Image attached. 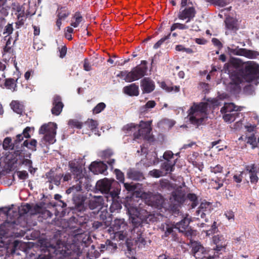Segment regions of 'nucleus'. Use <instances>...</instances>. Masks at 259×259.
Instances as JSON below:
<instances>
[{
	"label": "nucleus",
	"instance_id": "f257e3e1",
	"mask_svg": "<svg viewBox=\"0 0 259 259\" xmlns=\"http://www.w3.org/2000/svg\"><path fill=\"white\" fill-rule=\"evenodd\" d=\"M127 212L133 227L131 232L133 239L139 247H143L145 245L146 241L144 237V229L142 224L144 223H148V219L150 221L152 215L146 209L133 204H129Z\"/></svg>",
	"mask_w": 259,
	"mask_h": 259
},
{
	"label": "nucleus",
	"instance_id": "f03ea898",
	"mask_svg": "<svg viewBox=\"0 0 259 259\" xmlns=\"http://www.w3.org/2000/svg\"><path fill=\"white\" fill-rule=\"evenodd\" d=\"M66 234L57 231L49 242H47L42 248L45 254H39L37 259H51L55 255L63 254L68 248L70 242L66 238Z\"/></svg>",
	"mask_w": 259,
	"mask_h": 259
},
{
	"label": "nucleus",
	"instance_id": "7ed1b4c3",
	"mask_svg": "<svg viewBox=\"0 0 259 259\" xmlns=\"http://www.w3.org/2000/svg\"><path fill=\"white\" fill-rule=\"evenodd\" d=\"M69 167L76 184L70 187L66 191L67 194L75 193L87 189L90 186L89 179L84 175L85 169L81 165L74 162H69Z\"/></svg>",
	"mask_w": 259,
	"mask_h": 259
},
{
	"label": "nucleus",
	"instance_id": "20e7f679",
	"mask_svg": "<svg viewBox=\"0 0 259 259\" xmlns=\"http://www.w3.org/2000/svg\"><path fill=\"white\" fill-rule=\"evenodd\" d=\"M152 120H141L139 124L131 123L124 126L123 130L127 135L133 133L134 139H142L150 141L152 139L150 135L152 131Z\"/></svg>",
	"mask_w": 259,
	"mask_h": 259
},
{
	"label": "nucleus",
	"instance_id": "39448f33",
	"mask_svg": "<svg viewBox=\"0 0 259 259\" xmlns=\"http://www.w3.org/2000/svg\"><path fill=\"white\" fill-rule=\"evenodd\" d=\"M208 105L206 102L193 104L188 111L189 119L191 124L197 127L205 124L204 121L207 119Z\"/></svg>",
	"mask_w": 259,
	"mask_h": 259
},
{
	"label": "nucleus",
	"instance_id": "423d86ee",
	"mask_svg": "<svg viewBox=\"0 0 259 259\" xmlns=\"http://www.w3.org/2000/svg\"><path fill=\"white\" fill-rule=\"evenodd\" d=\"M190 222V221L188 218H185L177 223L175 227L172 225L166 224L163 228L165 231L164 236L168 237L171 235L172 241H179V239L176 231L178 230L179 232H184L186 229L189 228Z\"/></svg>",
	"mask_w": 259,
	"mask_h": 259
},
{
	"label": "nucleus",
	"instance_id": "0eeeda50",
	"mask_svg": "<svg viewBox=\"0 0 259 259\" xmlns=\"http://www.w3.org/2000/svg\"><path fill=\"white\" fill-rule=\"evenodd\" d=\"M240 73L246 82H250L257 78L259 75V69L255 63L247 62L240 69Z\"/></svg>",
	"mask_w": 259,
	"mask_h": 259
},
{
	"label": "nucleus",
	"instance_id": "6e6552de",
	"mask_svg": "<svg viewBox=\"0 0 259 259\" xmlns=\"http://www.w3.org/2000/svg\"><path fill=\"white\" fill-rule=\"evenodd\" d=\"M127 225L124 219L114 220L111 227L114 234V238L117 240H125L127 236Z\"/></svg>",
	"mask_w": 259,
	"mask_h": 259
},
{
	"label": "nucleus",
	"instance_id": "1a4fd4ad",
	"mask_svg": "<svg viewBox=\"0 0 259 259\" xmlns=\"http://www.w3.org/2000/svg\"><path fill=\"white\" fill-rule=\"evenodd\" d=\"M57 124L53 122H49L48 124H44L39 129V134H45L44 140L49 144H53L55 140L56 135Z\"/></svg>",
	"mask_w": 259,
	"mask_h": 259
},
{
	"label": "nucleus",
	"instance_id": "9d476101",
	"mask_svg": "<svg viewBox=\"0 0 259 259\" xmlns=\"http://www.w3.org/2000/svg\"><path fill=\"white\" fill-rule=\"evenodd\" d=\"M31 208L32 207L31 205L28 203L21 205V206L19 208L18 212L13 211L14 213H15V215L17 217V219L8 223H10L14 228H16L17 229H19L18 227V226H20V227H24L26 225L25 222L24 221L23 222H21L23 219V215L27 213Z\"/></svg>",
	"mask_w": 259,
	"mask_h": 259
},
{
	"label": "nucleus",
	"instance_id": "9b49d317",
	"mask_svg": "<svg viewBox=\"0 0 259 259\" xmlns=\"http://www.w3.org/2000/svg\"><path fill=\"white\" fill-rule=\"evenodd\" d=\"M147 61L143 60L140 65L134 67L130 71V82L137 80L144 76L147 71Z\"/></svg>",
	"mask_w": 259,
	"mask_h": 259
},
{
	"label": "nucleus",
	"instance_id": "f8f14e48",
	"mask_svg": "<svg viewBox=\"0 0 259 259\" xmlns=\"http://www.w3.org/2000/svg\"><path fill=\"white\" fill-rule=\"evenodd\" d=\"M191 252L195 259H211V257L208 254V250L198 242L195 241L192 243Z\"/></svg>",
	"mask_w": 259,
	"mask_h": 259
},
{
	"label": "nucleus",
	"instance_id": "ddd939ff",
	"mask_svg": "<svg viewBox=\"0 0 259 259\" xmlns=\"http://www.w3.org/2000/svg\"><path fill=\"white\" fill-rule=\"evenodd\" d=\"M111 187V182L106 178L98 181L96 185V189L101 193L105 194L110 193L112 197H115L118 195V193L110 192Z\"/></svg>",
	"mask_w": 259,
	"mask_h": 259
},
{
	"label": "nucleus",
	"instance_id": "4468645a",
	"mask_svg": "<svg viewBox=\"0 0 259 259\" xmlns=\"http://www.w3.org/2000/svg\"><path fill=\"white\" fill-rule=\"evenodd\" d=\"M196 14V11L194 7H188L179 12L178 18L183 20L187 19L186 23H188L193 19Z\"/></svg>",
	"mask_w": 259,
	"mask_h": 259
},
{
	"label": "nucleus",
	"instance_id": "2eb2a0df",
	"mask_svg": "<svg viewBox=\"0 0 259 259\" xmlns=\"http://www.w3.org/2000/svg\"><path fill=\"white\" fill-rule=\"evenodd\" d=\"M245 169L249 174L250 183L252 184H256L259 180L257 176V173L259 172V167H257L255 163H252L245 165Z\"/></svg>",
	"mask_w": 259,
	"mask_h": 259
},
{
	"label": "nucleus",
	"instance_id": "dca6fc26",
	"mask_svg": "<svg viewBox=\"0 0 259 259\" xmlns=\"http://www.w3.org/2000/svg\"><path fill=\"white\" fill-rule=\"evenodd\" d=\"M104 200L101 196H96L89 200L88 206L90 209L95 210L92 212L94 214L99 213V210L102 208Z\"/></svg>",
	"mask_w": 259,
	"mask_h": 259
},
{
	"label": "nucleus",
	"instance_id": "f3484780",
	"mask_svg": "<svg viewBox=\"0 0 259 259\" xmlns=\"http://www.w3.org/2000/svg\"><path fill=\"white\" fill-rule=\"evenodd\" d=\"M87 199L86 196L82 194H74L72 200L75 205V208L79 211L85 210L84 201Z\"/></svg>",
	"mask_w": 259,
	"mask_h": 259
},
{
	"label": "nucleus",
	"instance_id": "a211bd4d",
	"mask_svg": "<svg viewBox=\"0 0 259 259\" xmlns=\"http://www.w3.org/2000/svg\"><path fill=\"white\" fill-rule=\"evenodd\" d=\"M143 93H150L155 89L154 82L149 77H145L141 80Z\"/></svg>",
	"mask_w": 259,
	"mask_h": 259
},
{
	"label": "nucleus",
	"instance_id": "6ab92c4d",
	"mask_svg": "<svg viewBox=\"0 0 259 259\" xmlns=\"http://www.w3.org/2000/svg\"><path fill=\"white\" fill-rule=\"evenodd\" d=\"M63 107L64 104L62 102L61 97L59 95H55L53 98L52 113L55 115H59L62 112Z\"/></svg>",
	"mask_w": 259,
	"mask_h": 259
},
{
	"label": "nucleus",
	"instance_id": "aec40b11",
	"mask_svg": "<svg viewBox=\"0 0 259 259\" xmlns=\"http://www.w3.org/2000/svg\"><path fill=\"white\" fill-rule=\"evenodd\" d=\"M89 169L95 175L104 174L107 169V166L102 161H94L90 165Z\"/></svg>",
	"mask_w": 259,
	"mask_h": 259
},
{
	"label": "nucleus",
	"instance_id": "412c9836",
	"mask_svg": "<svg viewBox=\"0 0 259 259\" xmlns=\"http://www.w3.org/2000/svg\"><path fill=\"white\" fill-rule=\"evenodd\" d=\"M212 242L215 245L214 250L220 251L225 248L227 246V240L222 235H217L212 237Z\"/></svg>",
	"mask_w": 259,
	"mask_h": 259
},
{
	"label": "nucleus",
	"instance_id": "4be33fe9",
	"mask_svg": "<svg viewBox=\"0 0 259 259\" xmlns=\"http://www.w3.org/2000/svg\"><path fill=\"white\" fill-rule=\"evenodd\" d=\"M233 53L235 55L242 56L249 59H254L259 55V53L256 51L244 48L236 49L234 50Z\"/></svg>",
	"mask_w": 259,
	"mask_h": 259
},
{
	"label": "nucleus",
	"instance_id": "5701e85b",
	"mask_svg": "<svg viewBox=\"0 0 259 259\" xmlns=\"http://www.w3.org/2000/svg\"><path fill=\"white\" fill-rule=\"evenodd\" d=\"M149 201L150 205L160 209L163 206L164 199L160 194H155L149 197Z\"/></svg>",
	"mask_w": 259,
	"mask_h": 259
},
{
	"label": "nucleus",
	"instance_id": "b1692460",
	"mask_svg": "<svg viewBox=\"0 0 259 259\" xmlns=\"http://www.w3.org/2000/svg\"><path fill=\"white\" fill-rule=\"evenodd\" d=\"M98 126L97 121L93 119L89 118L86 121L83 123V131L85 134H89L90 131L92 132H96Z\"/></svg>",
	"mask_w": 259,
	"mask_h": 259
},
{
	"label": "nucleus",
	"instance_id": "393cba45",
	"mask_svg": "<svg viewBox=\"0 0 259 259\" xmlns=\"http://www.w3.org/2000/svg\"><path fill=\"white\" fill-rule=\"evenodd\" d=\"M123 92L131 97L138 96L139 95V86L136 83H132L123 88Z\"/></svg>",
	"mask_w": 259,
	"mask_h": 259
},
{
	"label": "nucleus",
	"instance_id": "a878e982",
	"mask_svg": "<svg viewBox=\"0 0 259 259\" xmlns=\"http://www.w3.org/2000/svg\"><path fill=\"white\" fill-rule=\"evenodd\" d=\"M226 28L229 30L236 32L239 29L238 20L232 17H227L225 20Z\"/></svg>",
	"mask_w": 259,
	"mask_h": 259
},
{
	"label": "nucleus",
	"instance_id": "bb28decb",
	"mask_svg": "<svg viewBox=\"0 0 259 259\" xmlns=\"http://www.w3.org/2000/svg\"><path fill=\"white\" fill-rule=\"evenodd\" d=\"M46 176L49 182L50 183H53L56 186H59L60 185L62 177L61 174L54 175V171L51 169L49 172L46 173Z\"/></svg>",
	"mask_w": 259,
	"mask_h": 259
},
{
	"label": "nucleus",
	"instance_id": "cd10ccee",
	"mask_svg": "<svg viewBox=\"0 0 259 259\" xmlns=\"http://www.w3.org/2000/svg\"><path fill=\"white\" fill-rule=\"evenodd\" d=\"M170 199L182 204L185 200V194L182 190H176L171 192Z\"/></svg>",
	"mask_w": 259,
	"mask_h": 259
},
{
	"label": "nucleus",
	"instance_id": "c85d7f7f",
	"mask_svg": "<svg viewBox=\"0 0 259 259\" xmlns=\"http://www.w3.org/2000/svg\"><path fill=\"white\" fill-rule=\"evenodd\" d=\"M101 251H108L113 252L117 249V245L110 240H107L104 244H100Z\"/></svg>",
	"mask_w": 259,
	"mask_h": 259
},
{
	"label": "nucleus",
	"instance_id": "c756f323",
	"mask_svg": "<svg viewBox=\"0 0 259 259\" xmlns=\"http://www.w3.org/2000/svg\"><path fill=\"white\" fill-rule=\"evenodd\" d=\"M227 176L226 175L224 178L218 176L216 178H211L210 182L213 188L218 190L222 187Z\"/></svg>",
	"mask_w": 259,
	"mask_h": 259
},
{
	"label": "nucleus",
	"instance_id": "7c9ffc66",
	"mask_svg": "<svg viewBox=\"0 0 259 259\" xmlns=\"http://www.w3.org/2000/svg\"><path fill=\"white\" fill-rule=\"evenodd\" d=\"M178 159H175L173 162L165 161L161 165V168L164 170L166 173H170L175 169V166L177 162Z\"/></svg>",
	"mask_w": 259,
	"mask_h": 259
},
{
	"label": "nucleus",
	"instance_id": "2f4dec72",
	"mask_svg": "<svg viewBox=\"0 0 259 259\" xmlns=\"http://www.w3.org/2000/svg\"><path fill=\"white\" fill-rule=\"evenodd\" d=\"M223 118L225 122H232L234 121L237 117H239L241 115V113L234 112V113H222Z\"/></svg>",
	"mask_w": 259,
	"mask_h": 259
},
{
	"label": "nucleus",
	"instance_id": "473e14b6",
	"mask_svg": "<svg viewBox=\"0 0 259 259\" xmlns=\"http://www.w3.org/2000/svg\"><path fill=\"white\" fill-rule=\"evenodd\" d=\"M160 87L165 90L167 92H171L172 91L175 93H178L180 91V87L179 85L172 86L171 84H168L165 81H162L160 83Z\"/></svg>",
	"mask_w": 259,
	"mask_h": 259
},
{
	"label": "nucleus",
	"instance_id": "72a5a7b5",
	"mask_svg": "<svg viewBox=\"0 0 259 259\" xmlns=\"http://www.w3.org/2000/svg\"><path fill=\"white\" fill-rule=\"evenodd\" d=\"M243 77L244 76L241 74L240 70H239L237 73L232 75V82L234 84L239 85L242 82H246Z\"/></svg>",
	"mask_w": 259,
	"mask_h": 259
},
{
	"label": "nucleus",
	"instance_id": "f704fd0d",
	"mask_svg": "<svg viewBox=\"0 0 259 259\" xmlns=\"http://www.w3.org/2000/svg\"><path fill=\"white\" fill-rule=\"evenodd\" d=\"M128 177L132 180L139 181L144 178L142 172L136 170H130L127 172Z\"/></svg>",
	"mask_w": 259,
	"mask_h": 259
},
{
	"label": "nucleus",
	"instance_id": "c9c22d12",
	"mask_svg": "<svg viewBox=\"0 0 259 259\" xmlns=\"http://www.w3.org/2000/svg\"><path fill=\"white\" fill-rule=\"evenodd\" d=\"M18 79H15L12 78H6L4 85L7 89L12 90L13 91L16 90L17 82Z\"/></svg>",
	"mask_w": 259,
	"mask_h": 259
},
{
	"label": "nucleus",
	"instance_id": "e433bc0d",
	"mask_svg": "<svg viewBox=\"0 0 259 259\" xmlns=\"http://www.w3.org/2000/svg\"><path fill=\"white\" fill-rule=\"evenodd\" d=\"M235 105L233 103H225L221 109L222 113H234L235 112Z\"/></svg>",
	"mask_w": 259,
	"mask_h": 259
},
{
	"label": "nucleus",
	"instance_id": "4c0bfd02",
	"mask_svg": "<svg viewBox=\"0 0 259 259\" xmlns=\"http://www.w3.org/2000/svg\"><path fill=\"white\" fill-rule=\"evenodd\" d=\"M15 146L16 145L14 142H12L11 137H6L4 139L3 143V147L4 150H13Z\"/></svg>",
	"mask_w": 259,
	"mask_h": 259
},
{
	"label": "nucleus",
	"instance_id": "58836bf2",
	"mask_svg": "<svg viewBox=\"0 0 259 259\" xmlns=\"http://www.w3.org/2000/svg\"><path fill=\"white\" fill-rule=\"evenodd\" d=\"M212 209L211 204L208 202H205L200 204L198 210L205 212V213H207V215H209Z\"/></svg>",
	"mask_w": 259,
	"mask_h": 259
},
{
	"label": "nucleus",
	"instance_id": "ea45409f",
	"mask_svg": "<svg viewBox=\"0 0 259 259\" xmlns=\"http://www.w3.org/2000/svg\"><path fill=\"white\" fill-rule=\"evenodd\" d=\"M36 145H37V141L35 139H32L30 142H28V140H25L22 145L24 147H27L28 149L33 151H35L36 150Z\"/></svg>",
	"mask_w": 259,
	"mask_h": 259
},
{
	"label": "nucleus",
	"instance_id": "a19ab883",
	"mask_svg": "<svg viewBox=\"0 0 259 259\" xmlns=\"http://www.w3.org/2000/svg\"><path fill=\"white\" fill-rule=\"evenodd\" d=\"M68 124L71 128H76L80 130L83 127V122L76 119H71L69 120Z\"/></svg>",
	"mask_w": 259,
	"mask_h": 259
},
{
	"label": "nucleus",
	"instance_id": "79ce46f5",
	"mask_svg": "<svg viewBox=\"0 0 259 259\" xmlns=\"http://www.w3.org/2000/svg\"><path fill=\"white\" fill-rule=\"evenodd\" d=\"M70 14V11L65 7H62L58 12V17L60 19H65Z\"/></svg>",
	"mask_w": 259,
	"mask_h": 259
},
{
	"label": "nucleus",
	"instance_id": "37998d69",
	"mask_svg": "<svg viewBox=\"0 0 259 259\" xmlns=\"http://www.w3.org/2000/svg\"><path fill=\"white\" fill-rule=\"evenodd\" d=\"M17 17L18 21L15 23L16 24V28L17 29L19 28L20 27L23 26L24 24V22L26 19V18L24 16V13L22 12L21 13L16 14Z\"/></svg>",
	"mask_w": 259,
	"mask_h": 259
},
{
	"label": "nucleus",
	"instance_id": "c03bdc74",
	"mask_svg": "<svg viewBox=\"0 0 259 259\" xmlns=\"http://www.w3.org/2000/svg\"><path fill=\"white\" fill-rule=\"evenodd\" d=\"M206 2L210 3V4L223 7L226 6L229 2L227 0H205Z\"/></svg>",
	"mask_w": 259,
	"mask_h": 259
},
{
	"label": "nucleus",
	"instance_id": "a18cd8bd",
	"mask_svg": "<svg viewBox=\"0 0 259 259\" xmlns=\"http://www.w3.org/2000/svg\"><path fill=\"white\" fill-rule=\"evenodd\" d=\"M13 110L18 114L22 113L23 111L22 106L17 101H13L11 104Z\"/></svg>",
	"mask_w": 259,
	"mask_h": 259
},
{
	"label": "nucleus",
	"instance_id": "49530a36",
	"mask_svg": "<svg viewBox=\"0 0 259 259\" xmlns=\"http://www.w3.org/2000/svg\"><path fill=\"white\" fill-rule=\"evenodd\" d=\"M187 198L192 202L191 206L192 208L195 207L198 204V198L194 193H189L187 196Z\"/></svg>",
	"mask_w": 259,
	"mask_h": 259
},
{
	"label": "nucleus",
	"instance_id": "de8ad7c7",
	"mask_svg": "<svg viewBox=\"0 0 259 259\" xmlns=\"http://www.w3.org/2000/svg\"><path fill=\"white\" fill-rule=\"evenodd\" d=\"M121 207V204L118 201H113L110 206V210L112 213L118 212Z\"/></svg>",
	"mask_w": 259,
	"mask_h": 259
},
{
	"label": "nucleus",
	"instance_id": "09e8293b",
	"mask_svg": "<svg viewBox=\"0 0 259 259\" xmlns=\"http://www.w3.org/2000/svg\"><path fill=\"white\" fill-rule=\"evenodd\" d=\"M246 143L251 145L252 149H254L257 147L256 139L254 134H252L250 136L247 137Z\"/></svg>",
	"mask_w": 259,
	"mask_h": 259
},
{
	"label": "nucleus",
	"instance_id": "8fccbe9b",
	"mask_svg": "<svg viewBox=\"0 0 259 259\" xmlns=\"http://www.w3.org/2000/svg\"><path fill=\"white\" fill-rule=\"evenodd\" d=\"M125 189L130 192L135 193L137 192V185L133 183H123Z\"/></svg>",
	"mask_w": 259,
	"mask_h": 259
},
{
	"label": "nucleus",
	"instance_id": "3c124183",
	"mask_svg": "<svg viewBox=\"0 0 259 259\" xmlns=\"http://www.w3.org/2000/svg\"><path fill=\"white\" fill-rule=\"evenodd\" d=\"M106 108V104L103 102L98 103L93 109V113L98 114Z\"/></svg>",
	"mask_w": 259,
	"mask_h": 259
},
{
	"label": "nucleus",
	"instance_id": "603ef678",
	"mask_svg": "<svg viewBox=\"0 0 259 259\" xmlns=\"http://www.w3.org/2000/svg\"><path fill=\"white\" fill-rule=\"evenodd\" d=\"M74 17L75 19V21L74 22H72L71 23V25L74 27H77L81 22L82 17L79 12H77L75 13Z\"/></svg>",
	"mask_w": 259,
	"mask_h": 259
},
{
	"label": "nucleus",
	"instance_id": "864d4df0",
	"mask_svg": "<svg viewBox=\"0 0 259 259\" xmlns=\"http://www.w3.org/2000/svg\"><path fill=\"white\" fill-rule=\"evenodd\" d=\"M210 171L214 174H221L223 172V167L220 164H217L214 166H210Z\"/></svg>",
	"mask_w": 259,
	"mask_h": 259
},
{
	"label": "nucleus",
	"instance_id": "5fc2aeb1",
	"mask_svg": "<svg viewBox=\"0 0 259 259\" xmlns=\"http://www.w3.org/2000/svg\"><path fill=\"white\" fill-rule=\"evenodd\" d=\"M73 219L77 224H78L80 226H83L87 223V220L84 216L77 215V217H73Z\"/></svg>",
	"mask_w": 259,
	"mask_h": 259
},
{
	"label": "nucleus",
	"instance_id": "6e6d98bb",
	"mask_svg": "<svg viewBox=\"0 0 259 259\" xmlns=\"http://www.w3.org/2000/svg\"><path fill=\"white\" fill-rule=\"evenodd\" d=\"M101 156L103 159L110 158L113 154V152L110 149H107L100 152Z\"/></svg>",
	"mask_w": 259,
	"mask_h": 259
},
{
	"label": "nucleus",
	"instance_id": "4d7b16f0",
	"mask_svg": "<svg viewBox=\"0 0 259 259\" xmlns=\"http://www.w3.org/2000/svg\"><path fill=\"white\" fill-rule=\"evenodd\" d=\"M171 33H169L167 35L165 36L164 37L161 38L160 40H159L153 46V48L154 49H157L159 48L162 44L164 43V42L169 38V37L170 36Z\"/></svg>",
	"mask_w": 259,
	"mask_h": 259
},
{
	"label": "nucleus",
	"instance_id": "13d9d810",
	"mask_svg": "<svg viewBox=\"0 0 259 259\" xmlns=\"http://www.w3.org/2000/svg\"><path fill=\"white\" fill-rule=\"evenodd\" d=\"M118 76L123 78L124 80L127 82H130V71L127 70L121 71L120 72Z\"/></svg>",
	"mask_w": 259,
	"mask_h": 259
},
{
	"label": "nucleus",
	"instance_id": "bf43d9fd",
	"mask_svg": "<svg viewBox=\"0 0 259 259\" xmlns=\"http://www.w3.org/2000/svg\"><path fill=\"white\" fill-rule=\"evenodd\" d=\"M114 172L116 175V179L120 182L124 183V176L123 173L118 169H115Z\"/></svg>",
	"mask_w": 259,
	"mask_h": 259
},
{
	"label": "nucleus",
	"instance_id": "052dcab7",
	"mask_svg": "<svg viewBox=\"0 0 259 259\" xmlns=\"http://www.w3.org/2000/svg\"><path fill=\"white\" fill-rule=\"evenodd\" d=\"M174 154L171 151L167 150L166 151L163 155V158L166 160V161L172 162L170 159L174 157Z\"/></svg>",
	"mask_w": 259,
	"mask_h": 259
},
{
	"label": "nucleus",
	"instance_id": "680f3d73",
	"mask_svg": "<svg viewBox=\"0 0 259 259\" xmlns=\"http://www.w3.org/2000/svg\"><path fill=\"white\" fill-rule=\"evenodd\" d=\"M13 30L12 24L9 23L5 26L3 33L4 34H6L8 36L10 35L12 33Z\"/></svg>",
	"mask_w": 259,
	"mask_h": 259
},
{
	"label": "nucleus",
	"instance_id": "e2e57ef3",
	"mask_svg": "<svg viewBox=\"0 0 259 259\" xmlns=\"http://www.w3.org/2000/svg\"><path fill=\"white\" fill-rule=\"evenodd\" d=\"M150 175L154 178H159L162 176V171L159 169H154L149 172Z\"/></svg>",
	"mask_w": 259,
	"mask_h": 259
},
{
	"label": "nucleus",
	"instance_id": "0e129e2a",
	"mask_svg": "<svg viewBox=\"0 0 259 259\" xmlns=\"http://www.w3.org/2000/svg\"><path fill=\"white\" fill-rule=\"evenodd\" d=\"M1 6L0 8V19L3 20H5L4 17L8 15V12L7 9L4 7V5L1 4Z\"/></svg>",
	"mask_w": 259,
	"mask_h": 259
},
{
	"label": "nucleus",
	"instance_id": "69168bd1",
	"mask_svg": "<svg viewBox=\"0 0 259 259\" xmlns=\"http://www.w3.org/2000/svg\"><path fill=\"white\" fill-rule=\"evenodd\" d=\"M243 174V171H241L239 174L234 175L233 177L234 181L236 183H240L242 181Z\"/></svg>",
	"mask_w": 259,
	"mask_h": 259
},
{
	"label": "nucleus",
	"instance_id": "338daca9",
	"mask_svg": "<svg viewBox=\"0 0 259 259\" xmlns=\"http://www.w3.org/2000/svg\"><path fill=\"white\" fill-rule=\"evenodd\" d=\"M217 230L218 227L217 226V222L214 221L211 225V228L207 231V234H213L215 233Z\"/></svg>",
	"mask_w": 259,
	"mask_h": 259
},
{
	"label": "nucleus",
	"instance_id": "774afa93",
	"mask_svg": "<svg viewBox=\"0 0 259 259\" xmlns=\"http://www.w3.org/2000/svg\"><path fill=\"white\" fill-rule=\"evenodd\" d=\"M157 259H177V258L171 257L169 254L166 251L162 253L157 256Z\"/></svg>",
	"mask_w": 259,
	"mask_h": 259
}]
</instances>
